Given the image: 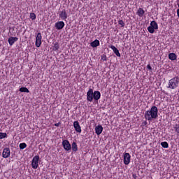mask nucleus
<instances>
[{"label": "nucleus", "instance_id": "f257e3e1", "mask_svg": "<svg viewBox=\"0 0 179 179\" xmlns=\"http://www.w3.org/2000/svg\"><path fill=\"white\" fill-rule=\"evenodd\" d=\"M158 113L159 110L157 109V107L152 106L150 110L145 112L144 116L147 121H153V120H156V118H157Z\"/></svg>", "mask_w": 179, "mask_h": 179}, {"label": "nucleus", "instance_id": "f03ea898", "mask_svg": "<svg viewBox=\"0 0 179 179\" xmlns=\"http://www.w3.org/2000/svg\"><path fill=\"white\" fill-rule=\"evenodd\" d=\"M101 96V94L99 91L89 90L87 93V100L88 101H93V99L95 100H99L100 97Z\"/></svg>", "mask_w": 179, "mask_h": 179}, {"label": "nucleus", "instance_id": "7ed1b4c3", "mask_svg": "<svg viewBox=\"0 0 179 179\" xmlns=\"http://www.w3.org/2000/svg\"><path fill=\"white\" fill-rule=\"evenodd\" d=\"M178 84H179V78L174 77L173 78L169 80V86L170 89H176L178 87Z\"/></svg>", "mask_w": 179, "mask_h": 179}, {"label": "nucleus", "instance_id": "20e7f679", "mask_svg": "<svg viewBox=\"0 0 179 179\" xmlns=\"http://www.w3.org/2000/svg\"><path fill=\"white\" fill-rule=\"evenodd\" d=\"M38 162H40V156L36 155L33 157L31 162L32 169L36 170L38 167Z\"/></svg>", "mask_w": 179, "mask_h": 179}, {"label": "nucleus", "instance_id": "39448f33", "mask_svg": "<svg viewBox=\"0 0 179 179\" xmlns=\"http://www.w3.org/2000/svg\"><path fill=\"white\" fill-rule=\"evenodd\" d=\"M42 39H43V36H41V33L38 32L36 37V42H35L36 47L37 48L41 47Z\"/></svg>", "mask_w": 179, "mask_h": 179}, {"label": "nucleus", "instance_id": "423d86ee", "mask_svg": "<svg viewBox=\"0 0 179 179\" xmlns=\"http://www.w3.org/2000/svg\"><path fill=\"white\" fill-rule=\"evenodd\" d=\"M62 145L63 148L65 150H66L67 152L71 150V149H72V147L71 146V143H69V141L68 140H64L62 141Z\"/></svg>", "mask_w": 179, "mask_h": 179}, {"label": "nucleus", "instance_id": "0eeeda50", "mask_svg": "<svg viewBox=\"0 0 179 179\" xmlns=\"http://www.w3.org/2000/svg\"><path fill=\"white\" fill-rule=\"evenodd\" d=\"M59 17H60L62 20L66 21V19H68V14L66 13V10L65 9H63L62 11H60Z\"/></svg>", "mask_w": 179, "mask_h": 179}, {"label": "nucleus", "instance_id": "6e6552de", "mask_svg": "<svg viewBox=\"0 0 179 179\" xmlns=\"http://www.w3.org/2000/svg\"><path fill=\"white\" fill-rule=\"evenodd\" d=\"M129 163H131V155H129V153L126 152L124 153V164L126 166H128Z\"/></svg>", "mask_w": 179, "mask_h": 179}, {"label": "nucleus", "instance_id": "1a4fd4ad", "mask_svg": "<svg viewBox=\"0 0 179 179\" xmlns=\"http://www.w3.org/2000/svg\"><path fill=\"white\" fill-rule=\"evenodd\" d=\"M2 156L4 159H8L10 157V149L9 148H6L3 150Z\"/></svg>", "mask_w": 179, "mask_h": 179}, {"label": "nucleus", "instance_id": "9d476101", "mask_svg": "<svg viewBox=\"0 0 179 179\" xmlns=\"http://www.w3.org/2000/svg\"><path fill=\"white\" fill-rule=\"evenodd\" d=\"M63 27H65V22H64L63 21H59L55 23V28L57 30H62Z\"/></svg>", "mask_w": 179, "mask_h": 179}, {"label": "nucleus", "instance_id": "9b49d317", "mask_svg": "<svg viewBox=\"0 0 179 179\" xmlns=\"http://www.w3.org/2000/svg\"><path fill=\"white\" fill-rule=\"evenodd\" d=\"M73 127H74L75 130L76 131V132H78L79 134H80V132H82V129L80 128V125L79 124V122L75 121L73 122Z\"/></svg>", "mask_w": 179, "mask_h": 179}, {"label": "nucleus", "instance_id": "f8f14e48", "mask_svg": "<svg viewBox=\"0 0 179 179\" xmlns=\"http://www.w3.org/2000/svg\"><path fill=\"white\" fill-rule=\"evenodd\" d=\"M101 132H103V126L99 124L95 127V134L96 135H101Z\"/></svg>", "mask_w": 179, "mask_h": 179}, {"label": "nucleus", "instance_id": "ddd939ff", "mask_svg": "<svg viewBox=\"0 0 179 179\" xmlns=\"http://www.w3.org/2000/svg\"><path fill=\"white\" fill-rule=\"evenodd\" d=\"M136 15L139 17H143V16H145V10H143V8H139L137 10Z\"/></svg>", "mask_w": 179, "mask_h": 179}, {"label": "nucleus", "instance_id": "4468645a", "mask_svg": "<svg viewBox=\"0 0 179 179\" xmlns=\"http://www.w3.org/2000/svg\"><path fill=\"white\" fill-rule=\"evenodd\" d=\"M110 48H111V50H113L114 54H115V55H117V57H121V53H120V50H117V48H115V46L114 45H110Z\"/></svg>", "mask_w": 179, "mask_h": 179}, {"label": "nucleus", "instance_id": "2eb2a0df", "mask_svg": "<svg viewBox=\"0 0 179 179\" xmlns=\"http://www.w3.org/2000/svg\"><path fill=\"white\" fill-rule=\"evenodd\" d=\"M17 40H19V38L17 37H10L8 38V44L10 45H13V44H15V43H16V41H17Z\"/></svg>", "mask_w": 179, "mask_h": 179}, {"label": "nucleus", "instance_id": "dca6fc26", "mask_svg": "<svg viewBox=\"0 0 179 179\" xmlns=\"http://www.w3.org/2000/svg\"><path fill=\"white\" fill-rule=\"evenodd\" d=\"M91 47H93V48H96V47H99L100 45V41L98 39H95L94 41L90 43Z\"/></svg>", "mask_w": 179, "mask_h": 179}, {"label": "nucleus", "instance_id": "f3484780", "mask_svg": "<svg viewBox=\"0 0 179 179\" xmlns=\"http://www.w3.org/2000/svg\"><path fill=\"white\" fill-rule=\"evenodd\" d=\"M169 58L171 61H176L177 59V55L176 53H169Z\"/></svg>", "mask_w": 179, "mask_h": 179}, {"label": "nucleus", "instance_id": "a211bd4d", "mask_svg": "<svg viewBox=\"0 0 179 179\" xmlns=\"http://www.w3.org/2000/svg\"><path fill=\"white\" fill-rule=\"evenodd\" d=\"M150 26L153 27L155 30H157V29H159V25L157 24V22H156V21H152L150 24Z\"/></svg>", "mask_w": 179, "mask_h": 179}, {"label": "nucleus", "instance_id": "6ab92c4d", "mask_svg": "<svg viewBox=\"0 0 179 179\" xmlns=\"http://www.w3.org/2000/svg\"><path fill=\"white\" fill-rule=\"evenodd\" d=\"M58 50H59V44H58V42H56L53 45V50L58 51Z\"/></svg>", "mask_w": 179, "mask_h": 179}, {"label": "nucleus", "instance_id": "aec40b11", "mask_svg": "<svg viewBox=\"0 0 179 179\" xmlns=\"http://www.w3.org/2000/svg\"><path fill=\"white\" fill-rule=\"evenodd\" d=\"M72 150L73 152L78 151V145L75 142H73V143H72Z\"/></svg>", "mask_w": 179, "mask_h": 179}, {"label": "nucleus", "instance_id": "412c9836", "mask_svg": "<svg viewBox=\"0 0 179 179\" xmlns=\"http://www.w3.org/2000/svg\"><path fill=\"white\" fill-rule=\"evenodd\" d=\"M148 30L149 33H150L151 34H153V33H155V30H156V29L150 25L148 27Z\"/></svg>", "mask_w": 179, "mask_h": 179}, {"label": "nucleus", "instance_id": "4be33fe9", "mask_svg": "<svg viewBox=\"0 0 179 179\" xmlns=\"http://www.w3.org/2000/svg\"><path fill=\"white\" fill-rule=\"evenodd\" d=\"M161 146H162V148H164V149H167L169 148V143L166 141L162 142Z\"/></svg>", "mask_w": 179, "mask_h": 179}, {"label": "nucleus", "instance_id": "5701e85b", "mask_svg": "<svg viewBox=\"0 0 179 179\" xmlns=\"http://www.w3.org/2000/svg\"><path fill=\"white\" fill-rule=\"evenodd\" d=\"M27 148V144L26 143H22L20 144V149H26Z\"/></svg>", "mask_w": 179, "mask_h": 179}, {"label": "nucleus", "instance_id": "b1692460", "mask_svg": "<svg viewBox=\"0 0 179 179\" xmlns=\"http://www.w3.org/2000/svg\"><path fill=\"white\" fill-rule=\"evenodd\" d=\"M30 19H31V20H36V14L34 13H30Z\"/></svg>", "mask_w": 179, "mask_h": 179}, {"label": "nucleus", "instance_id": "393cba45", "mask_svg": "<svg viewBox=\"0 0 179 179\" xmlns=\"http://www.w3.org/2000/svg\"><path fill=\"white\" fill-rule=\"evenodd\" d=\"M118 24H120V27H124L125 26V22L122 20H120L118 21Z\"/></svg>", "mask_w": 179, "mask_h": 179}, {"label": "nucleus", "instance_id": "a878e982", "mask_svg": "<svg viewBox=\"0 0 179 179\" xmlns=\"http://www.w3.org/2000/svg\"><path fill=\"white\" fill-rule=\"evenodd\" d=\"M6 136H8L6 133H1L0 132V139H3V138H6Z\"/></svg>", "mask_w": 179, "mask_h": 179}, {"label": "nucleus", "instance_id": "bb28decb", "mask_svg": "<svg viewBox=\"0 0 179 179\" xmlns=\"http://www.w3.org/2000/svg\"><path fill=\"white\" fill-rule=\"evenodd\" d=\"M174 129H175V131L177 133V134H179V125L178 124H176L173 127Z\"/></svg>", "mask_w": 179, "mask_h": 179}, {"label": "nucleus", "instance_id": "cd10ccee", "mask_svg": "<svg viewBox=\"0 0 179 179\" xmlns=\"http://www.w3.org/2000/svg\"><path fill=\"white\" fill-rule=\"evenodd\" d=\"M101 59L102 61H107V56H106V55L101 56Z\"/></svg>", "mask_w": 179, "mask_h": 179}, {"label": "nucleus", "instance_id": "c85d7f7f", "mask_svg": "<svg viewBox=\"0 0 179 179\" xmlns=\"http://www.w3.org/2000/svg\"><path fill=\"white\" fill-rule=\"evenodd\" d=\"M147 68H148V69H149L150 71H151V69H152V66H150V64H148V65H147Z\"/></svg>", "mask_w": 179, "mask_h": 179}, {"label": "nucleus", "instance_id": "c756f323", "mask_svg": "<svg viewBox=\"0 0 179 179\" xmlns=\"http://www.w3.org/2000/svg\"><path fill=\"white\" fill-rule=\"evenodd\" d=\"M19 90H29L27 87H21Z\"/></svg>", "mask_w": 179, "mask_h": 179}, {"label": "nucleus", "instance_id": "7c9ffc66", "mask_svg": "<svg viewBox=\"0 0 179 179\" xmlns=\"http://www.w3.org/2000/svg\"><path fill=\"white\" fill-rule=\"evenodd\" d=\"M21 92H24V93H29V90H21Z\"/></svg>", "mask_w": 179, "mask_h": 179}, {"label": "nucleus", "instance_id": "2f4dec72", "mask_svg": "<svg viewBox=\"0 0 179 179\" xmlns=\"http://www.w3.org/2000/svg\"><path fill=\"white\" fill-rule=\"evenodd\" d=\"M61 123H57V124H55V127H59V124H60Z\"/></svg>", "mask_w": 179, "mask_h": 179}, {"label": "nucleus", "instance_id": "473e14b6", "mask_svg": "<svg viewBox=\"0 0 179 179\" xmlns=\"http://www.w3.org/2000/svg\"><path fill=\"white\" fill-rule=\"evenodd\" d=\"M177 15H178V16L179 17V9L177 10Z\"/></svg>", "mask_w": 179, "mask_h": 179}, {"label": "nucleus", "instance_id": "72a5a7b5", "mask_svg": "<svg viewBox=\"0 0 179 179\" xmlns=\"http://www.w3.org/2000/svg\"><path fill=\"white\" fill-rule=\"evenodd\" d=\"M90 90H92V89H90Z\"/></svg>", "mask_w": 179, "mask_h": 179}]
</instances>
